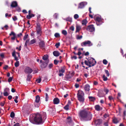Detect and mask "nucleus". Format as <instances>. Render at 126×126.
I'll return each mask as SVG.
<instances>
[{
  "label": "nucleus",
  "instance_id": "1",
  "mask_svg": "<svg viewBox=\"0 0 126 126\" xmlns=\"http://www.w3.org/2000/svg\"><path fill=\"white\" fill-rule=\"evenodd\" d=\"M79 115L81 117V119L85 121L90 120L92 118V115L89 112L82 110L80 111Z\"/></svg>",
  "mask_w": 126,
  "mask_h": 126
},
{
  "label": "nucleus",
  "instance_id": "2",
  "mask_svg": "<svg viewBox=\"0 0 126 126\" xmlns=\"http://www.w3.org/2000/svg\"><path fill=\"white\" fill-rule=\"evenodd\" d=\"M87 60L88 61H85L84 63L86 65L88 66L89 67L93 66L96 64V61L92 58H89Z\"/></svg>",
  "mask_w": 126,
  "mask_h": 126
},
{
  "label": "nucleus",
  "instance_id": "3",
  "mask_svg": "<svg viewBox=\"0 0 126 126\" xmlns=\"http://www.w3.org/2000/svg\"><path fill=\"white\" fill-rule=\"evenodd\" d=\"M78 100L80 102L83 103L84 101V94L82 91L79 90L77 94Z\"/></svg>",
  "mask_w": 126,
  "mask_h": 126
},
{
  "label": "nucleus",
  "instance_id": "4",
  "mask_svg": "<svg viewBox=\"0 0 126 126\" xmlns=\"http://www.w3.org/2000/svg\"><path fill=\"white\" fill-rule=\"evenodd\" d=\"M34 122L37 124H42L44 121L42 120V116L41 115L38 114L36 115L33 118Z\"/></svg>",
  "mask_w": 126,
  "mask_h": 126
},
{
  "label": "nucleus",
  "instance_id": "5",
  "mask_svg": "<svg viewBox=\"0 0 126 126\" xmlns=\"http://www.w3.org/2000/svg\"><path fill=\"white\" fill-rule=\"evenodd\" d=\"M95 20L96 21V24L97 26H99L102 24L103 22L102 21V19L100 17H96Z\"/></svg>",
  "mask_w": 126,
  "mask_h": 126
},
{
  "label": "nucleus",
  "instance_id": "6",
  "mask_svg": "<svg viewBox=\"0 0 126 126\" xmlns=\"http://www.w3.org/2000/svg\"><path fill=\"white\" fill-rule=\"evenodd\" d=\"M86 29L88 31L93 32L95 31V28L94 25H91L88 26L87 27Z\"/></svg>",
  "mask_w": 126,
  "mask_h": 126
},
{
  "label": "nucleus",
  "instance_id": "7",
  "mask_svg": "<svg viewBox=\"0 0 126 126\" xmlns=\"http://www.w3.org/2000/svg\"><path fill=\"white\" fill-rule=\"evenodd\" d=\"M65 71V66H62L61 69L59 70V76L60 77L63 76L64 74L63 73Z\"/></svg>",
  "mask_w": 126,
  "mask_h": 126
},
{
  "label": "nucleus",
  "instance_id": "8",
  "mask_svg": "<svg viewBox=\"0 0 126 126\" xmlns=\"http://www.w3.org/2000/svg\"><path fill=\"white\" fill-rule=\"evenodd\" d=\"M86 45H88L89 46H90L92 45V44L91 41H89L83 42L81 44V45L82 47L86 46Z\"/></svg>",
  "mask_w": 126,
  "mask_h": 126
},
{
  "label": "nucleus",
  "instance_id": "9",
  "mask_svg": "<svg viewBox=\"0 0 126 126\" xmlns=\"http://www.w3.org/2000/svg\"><path fill=\"white\" fill-rule=\"evenodd\" d=\"M33 71V70L31 68L28 67H27L24 70V72L27 74H31Z\"/></svg>",
  "mask_w": 126,
  "mask_h": 126
},
{
  "label": "nucleus",
  "instance_id": "10",
  "mask_svg": "<svg viewBox=\"0 0 126 126\" xmlns=\"http://www.w3.org/2000/svg\"><path fill=\"white\" fill-rule=\"evenodd\" d=\"M49 60H47V61H45L44 62H43L40 65V67L41 68H46L48 63H49Z\"/></svg>",
  "mask_w": 126,
  "mask_h": 126
},
{
  "label": "nucleus",
  "instance_id": "11",
  "mask_svg": "<svg viewBox=\"0 0 126 126\" xmlns=\"http://www.w3.org/2000/svg\"><path fill=\"white\" fill-rule=\"evenodd\" d=\"M102 121V120L100 119L96 120L94 121L95 125L96 126L100 125L101 124Z\"/></svg>",
  "mask_w": 126,
  "mask_h": 126
},
{
  "label": "nucleus",
  "instance_id": "12",
  "mask_svg": "<svg viewBox=\"0 0 126 126\" xmlns=\"http://www.w3.org/2000/svg\"><path fill=\"white\" fill-rule=\"evenodd\" d=\"M87 4L86 2H80L79 4L78 8H83L84 6Z\"/></svg>",
  "mask_w": 126,
  "mask_h": 126
},
{
  "label": "nucleus",
  "instance_id": "13",
  "mask_svg": "<svg viewBox=\"0 0 126 126\" xmlns=\"http://www.w3.org/2000/svg\"><path fill=\"white\" fill-rule=\"evenodd\" d=\"M9 35L11 36L12 35L13 36V37H11V39L12 40H14L16 38V34L13 32H11V33L9 34Z\"/></svg>",
  "mask_w": 126,
  "mask_h": 126
},
{
  "label": "nucleus",
  "instance_id": "14",
  "mask_svg": "<svg viewBox=\"0 0 126 126\" xmlns=\"http://www.w3.org/2000/svg\"><path fill=\"white\" fill-rule=\"evenodd\" d=\"M45 43L44 41H41L39 42V46L41 48L44 47H45Z\"/></svg>",
  "mask_w": 126,
  "mask_h": 126
},
{
  "label": "nucleus",
  "instance_id": "15",
  "mask_svg": "<svg viewBox=\"0 0 126 126\" xmlns=\"http://www.w3.org/2000/svg\"><path fill=\"white\" fill-rule=\"evenodd\" d=\"M17 2L16 1H13L12 2L11 6L12 7L14 8L17 7Z\"/></svg>",
  "mask_w": 126,
  "mask_h": 126
},
{
  "label": "nucleus",
  "instance_id": "16",
  "mask_svg": "<svg viewBox=\"0 0 126 126\" xmlns=\"http://www.w3.org/2000/svg\"><path fill=\"white\" fill-rule=\"evenodd\" d=\"M53 102L54 104H58L60 102V100L58 98H55L54 99Z\"/></svg>",
  "mask_w": 126,
  "mask_h": 126
},
{
  "label": "nucleus",
  "instance_id": "17",
  "mask_svg": "<svg viewBox=\"0 0 126 126\" xmlns=\"http://www.w3.org/2000/svg\"><path fill=\"white\" fill-rule=\"evenodd\" d=\"M90 85L88 84H87L85 85L84 89L86 91H88L90 90Z\"/></svg>",
  "mask_w": 126,
  "mask_h": 126
},
{
  "label": "nucleus",
  "instance_id": "18",
  "mask_svg": "<svg viewBox=\"0 0 126 126\" xmlns=\"http://www.w3.org/2000/svg\"><path fill=\"white\" fill-rule=\"evenodd\" d=\"M53 55L55 57H58L60 55V53L57 50H55L53 52Z\"/></svg>",
  "mask_w": 126,
  "mask_h": 126
},
{
  "label": "nucleus",
  "instance_id": "19",
  "mask_svg": "<svg viewBox=\"0 0 126 126\" xmlns=\"http://www.w3.org/2000/svg\"><path fill=\"white\" fill-rule=\"evenodd\" d=\"M97 95L100 97H102L104 96V94L102 91H99L97 94Z\"/></svg>",
  "mask_w": 126,
  "mask_h": 126
},
{
  "label": "nucleus",
  "instance_id": "20",
  "mask_svg": "<svg viewBox=\"0 0 126 126\" xmlns=\"http://www.w3.org/2000/svg\"><path fill=\"white\" fill-rule=\"evenodd\" d=\"M37 33L38 34H39L40 36H41L42 31L41 28L39 27H37L36 28Z\"/></svg>",
  "mask_w": 126,
  "mask_h": 126
},
{
  "label": "nucleus",
  "instance_id": "21",
  "mask_svg": "<svg viewBox=\"0 0 126 126\" xmlns=\"http://www.w3.org/2000/svg\"><path fill=\"white\" fill-rule=\"evenodd\" d=\"M76 30L75 31V32L77 33L79 32L81 29V26H80L77 24L76 25Z\"/></svg>",
  "mask_w": 126,
  "mask_h": 126
},
{
  "label": "nucleus",
  "instance_id": "22",
  "mask_svg": "<svg viewBox=\"0 0 126 126\" xmlns=\"http://www.w3.org/2000/svg\"><path fill=\"white\" fill-rule=\"evenodd\" d=\"M88 98L89 101L91 102H94L95 100V98L94 97L89 96Z\"/></svg>",
  "mask_w": 126,
  "mask_h": 126
},
{
  "label": "nucleus",
  "instance_id": "23",
  "mask_svg": "<svg viewBox=\"0 0 126 126\" xmlns=\"http://www.w3.org/2000/svg\"><path fill=\"white\" fill-rule=\"evenodd\" d=\"M48 56L47 55H44L42 57V59L44 60L47 61V60H49L48 59Z\"/></svg>",
  "mask_w": 126,
  "mask_h": 126
},
{
  "label": "nucleus",
  "instance_id": "24",
  "mask_svg": "<svg viewBox=\"0 0 126 126\" xmlns=\"http://www.w3.org/2000/svg\"><path fill=\"white\" fill-rule=\"evenodd\" d=\"M95 110L97 111H99L101 110L100 109V106L98 105H96L95 106ZM102 109H101V110Z\"/></svg>",
  "mask_w": 126,
  "mask_h": 126
},
{
  "label": "nucleus",
  "instance_id": "25",
  "mask_svg": "<svg viewBox=\"0 0 126 126\" xmlns=\"http://www.w3.org/2000/svg\"><path fill=\"white\" fill-rule=\"evenodd\" d=\"M36 41V40L35 39H33L31 40L30 42L29 43V44L30 45L32 44L35 43Z\"/></svg>",
  "mask_w": 126,
  "mask_h": 126
},
{
  "label": "nucleus",
  "instance_id": "26",
  "mask_svg": "<svg viewBox=\"0 0 126 126\" xmlns=\"http://www.w3.org/2000/svg\"><path fill=\"white\" fill-rule=\"evenodd\" d=\"M67 122L68 123H70L72 122V120L70 116H68L67 118Z\"/></svg>",
  "mask_w": 126,
  "mask_h": 126
},
{
  "label": "nucleus",
  "instance_id": "27",
  "mask_svg": "<svg viewBox=\"0 0 126 126\" xmlns=\"http://www.w3.org/2000/svg\"><path fill=\"white\" fill-rule=\"evenodd\" d=\"M32 78L31 75L30 74H28L27 77V78L26 79V80L27 81H30V79Z\"/></svg>",
  "mask_w": 126,
  "mask_h": 126
},
{
  "label": "nucleus",
  "instance_id": "28",
  "mask_svg": "<svg viewBox=\"0 0 126 126\" xmlns=\"http://www.w3.org/2000/svg\"><path fill=\"white\" fill-rule=\"evenodd\" d=\"M72 77V76H71L70 74L67 75L66 76L65 78L66 79V80H68L69 79H71Z\"/></svg>",
  "mask_w": 126,
  "mask_h": 126
},
{
  "label": "nucleus",
  "instance_id": "29",
  "mask_svg": "<svg viewBox=\"0 0 126 126\" xmlns=\"http://www.w3.org/2000/svg\"><path fill=\"white\" fill-rule=\"evenodd\" d=\"M87 23V21L86 19H84L82 21V24L83 25H86Z\"/></svg>",
  "mask_w": 126,
  "mask_h": 126
},
{
  "label": "nucleus",
  "instance_id": "30",
  "mask_svg": "<svg viewBox=\"0 0 126 126\" xmlns=\"http://www.w3.org/2000/svg\"><path fill=\"white\" fill-rule=\"evenodd\" d=\"M40 97L39 95H37L36 98L35 102H39L40 100Z\"/></svg>",
  "mask_w": 126,
  "mask_h": 126
},
{
  "label": "nucleus",
  "instance_id": "31",
  "mask_svg": "<svg viewBox=\"0 0 126 126\" xmlns=\"http://www.w3.org/2000/svg\"><path fill=\"white\" fill-rule=\"evenodd\" d=\"M113 123L114 124H117L119 122V121L116 118H114L113 120Z\"/></svg>",
  "mask_w": 126,
  "mask_h": 126
},
{
  "label": "nucleus",
  "instance_id": "32",
  "mask_svg": "<svg viewBox=\"0 0 126 126\" xmlns=\"http://www.w3.org/2000/svg\"><path fill=\"white\" fill-rule=\"evenodd\" d=\"M34 104L35 105V107L37 108H38L39 106V102H35L34 103Z\"/></svg>",
  "mask_w": 126,
  "mask_h": 126
},
{
  "label": "nucleus",
  "instance_id": "33",
  "mask_svg": "<svg viewBox=\"0 0 126 126\" xmlns=\"http://www.w3.org/2000/svg\"><path fill=\"white\" fill-rule=\"evenodd\" d=\"M69 104H67L64 107V109L66 110H68L69 109Z\"/></svg>",
  "mask_w": 126,
  "mask_h": 126
},
{
  "label": "nucleus",
  "instance_id": "34",
  "mask_svg": "<svg viewBox=\"0 0 126 126\" xmlns=\"http://www.w3.org/2000/svg\"><path fill=\"white\" fill-rule=\"evenodd\" d=\"M62 33L64 35H66L67 34V31L65 30H63L62 31Z\"/></svg>",
  "mask_w": 126,
  "mask_h": 126
},
{
  "label": "nucleus",
  "instance_id": "35",
  "mask_svg": "<svg viewBox=\"0 0 126 126\" xmlns=\"http://www.w3.org/2000/svg\"><path fill=\"white\" fill-rule=\"evenodd\" d=\"M19 62L18 61H16L15 63V65L16 67H17L19 66Z\"/></svg>",
  "mask_w": 126,
  "mask_h": 126
},
{
  "label": "nucleus",
  "instance_id": "36",
  "mask_svg": "<svg viewBox=\"0 0 126 126\" xmlns=\"http://www.w3.org/2000/svg\"><path fill=\"white\" fill-rule=\"evenodd\" d=\"M15 114L13 112H12L10 114V116L11 118H13L15 117Z\"/></svg>",
  "mask_w": 126,
  "mask_h": 126
},
{
  "label": "nucleus",
  "instance_id": "37",
  "mask_svg": "<svg viewBox=\"0 0 126 126\" xmlns=\"http://www.w3.org/2000/svg\"><path fill=\"white\" fill-rule=\"evenodd\" d=\"M54 36L56 38L60 37V35L58 33H55L54 34Z\"/></svg>",
  "mask_w": 126,
  "mask_h": 126
},
{
  "label": "nucleus",
  "instance_id": "38",
  "mask_svg": "<svg viewBox=\"0 0 126 126\" xmlns=\"http://www.w3.org/2000/svg\"><path fill=\"white\" fill-rule=\"evenodd\" d=\"M104 91L106 93V94H107L109 91V90L108 89L106 88H104Z\"/></svg>",
  "mask_w": 126,
  "mask_h": 126
},
{
  "label": "nucleus",
  "instance_id": "39",
  "mask_svg": "<svg viewBox=\"0 0 126 126\" xmlns=\"http://www.w3.org/2000/svg\"><path fill=\"white\" fill-rule=\"evenodd\" d=\"M102 78L103 79V80L104 81H106L107 80V78L106 77L105 75H103Z\"/></svg>",
  "mask_w": 126,
  "mask_h": 126
},
{
  "label": "nucleus",
  "instance_id": "40",
  "mask_svg": "<svg viewBox=\"0 0 126 126\" xmlns=\"http://www.w3.org/2000/svg\"><path fill=\"white\" fill-rule=\"evenodd\" d=\"M46 95V101H47L48 100V98H49L48 94L46 93L45 94Z\"/></svg>",
  "mask_w": 126,
  "mask_h": 126
},
{
  "label": "nucleus",
  "instance_id": "41",
  "mask_svg": "<svg viewBox=\"0 0 126 126\" xmlns=\"http://www.w3.org/2000/svg\"><path fill=\"white\" fill-rule=\"evenodd\" d=\"M3 94L4 96H7L9 95V94L8 93V92L4 91Z\"/></svg>",
  "mask_w": 126,
  "mask_h": 126
},
{
  "label": "nucleus",
  "instance_id": "42",
  "mask_svg": "<svg viewBox=\"0 0 126 126\" xmlns=\"http://www.w3.org/2000/svg\"><path fill=\"white\" fill-rule=\"evenodd\" d=\"M32 17L31 16V14H28V15H27L26 16V18L28 19H31Z\"/></svg>",
  "mask_w": 126,
  "mask_h": 126
},
{
  "label": "nucleus",
  "instance_id": "43",
  "mask_svg": "<svg viewBox=\"0 0 126 126\" xmlns=\"http://www.w3.org/2000/svg\"><path fill=\"white\" fill-rule=\"evenodd\" d=\"M105 72L107 74V76L108 77L110 75V74L108 71L106 70H105Z\"/></svg>",
  "mask_w": 126,
  "mask_h": 126
},
{
  "label": "nucleus",
  "instance_id": "44",
  "mask_svg": "<svg viewBox=\"0 0 126 126\" xmlns=\"http://www.w3.org/2000/svg\"><path fill=\"white\" fill-rule=\"evenodd\" d=\"M28 34H25L23 40H26L28 37Z\"/></svg>",
  "mask_w": 126,
  "mask_h": 126
},
{
  "label": "nucleus",
  "instance_id": "45",
  "mask_svg": "<svg viewBox=\"0 0 126 126\" xmlns=\"http://www.w3.org/2000/svg\"><path fill=\"white\" fill-rule=\"evenodd\" d=\"M60 46V43L59 42L56 43L55 44V46L56 47V48H58Z\"/></svg>",
  "mask_w": 126,
  "mask_h": 126
},
{
  "label": "nucleus",
  "instance_id": "46",
  "mask_svg": "<svg viewBox=\"0 0 126 126\" xmlns=\"http://www.w3.org/2000/svg\"><path fill=\"white\" fill-rule=\"evenodd\" d=\"M74 17L75 19H77L79 18V16L77 14H75L74 15Z\"/></svg>",
  "mask_w": 126,
  "mask_h": 126
},
{
  "label": "nucleus",
  "instance_id": "47",
  "mask_svg": "<svg viewBox=\"0 0 126 126\" xmlns=\"http://www.w3.org/2000/svg\"><path fill=\"white\" fill-rule=\"evenodd\" d=\"M16 10L18 12H20L21 11V9L19 7H17L16 8Z\"/></svg>",
  "mask_w": 126,
  "mask_h": 126
},
{
  "label": "nucleus",
  "instance_id": "48",
  "mask_svg": "<svg viewBox=\"0 0 126 126\" xmlns=\"http://www.w3.org/2000/svg\"><path fill=\"white\" fill-rule=\"evenodd\" d=\"M41 81V78H40L38 79H37L36 80V81L38 83H40Z\"/></svg>",
  "mask_w": 126,
  "mask_h": 126
},
{
  "label": "nucleus",
  "instance_id": "49",
  "mask_svg": "<svg viewBox=\"0 0 126 126\" xmlns=\"http://www.w3.org/2000/svg\"><path fill=\"white\" fill-rule=\"evenodd\" d=\"M109 116V114H108L105 113L104 114L103 116L104 118H106L107 117H108Z\"/></svg>",
  "mask_w": 126,
  "mask_h": 126
},
{
  "label": "nucleus",
  "instance_id": "50",
  "mask_svg": "<svg viewBox=\"0 0 126 126\" xmlns=\"http://www.w3.org/2000/svg\"><path fill=\"white\" fill-rule=\"evenodd\" d=\"M103 64H106L108 63V61L105 59H104L103 60Z\"/></svg>",
  "mask_w": 126,
  "mask_h": 126
},
{
  "label": "nucleus",
  "instance_id": "51",
  "mask_svg": "<svg viewBox=\"0 0 126 126\" xmlns=\"http://www.w3.org/2000/svg\"><path fill=\"white\" fill-rule=\"evenodd\" d=\"M59 62V61H58L56 59L55 60H54V63L55 65H57Z\"/></svg>",
  "mask_w": 126,
  "mask_h": 126
},
{
  "label": "nucleus",
  "instance_id": "52",
  "mask_svg": "<svg viewBox=\"0 0 126 126\" xmlns=\"http://www.w3.org/2000/svg\"><path fill=\"white\" fill-rule=\"evenodd\" d=\"M89 52L87 51L86 52L85 54L82 53V55H84L85 56H87L88 55H89Z\"/></svg>",
  "mask_w": 126,
  "mask_h": 126
},
{
  "label": "nucleus",
  "instance_id": "53",
  "mask_svg": "<svg viewBox=\"0 0 126 126\" xmlns=\"http://www.w3.org/2000/svg\"><path fill=\"white\" fill-rule=\"evenodd\" d=\"M70 29L72 31H73L74 30V27L73 26H71L70 27Z\"/></svg>",
  "mask_w": 126,
  "mask_h": 126
},
{
  "label": "nucleus",
  "instance_id": "54",
  "mask_svg": "<svg viewBox=\"0 0 126 126\" xmlns=\"http://www.w3.org/2000/svg\"><path fill=\"white\" fill-rule=\"evenodd\" d=\"M82 35H80V36H79V35H78L77 36V39H80L82 38Z\"/></svg>",
  "mask_w": 126,
  "mask_h": 126
},
{
  "label": "nucleus",
  "instance_id": "55",
  "mask_svg": "<svg viewBox=\"0 0 126 126\" xmlns=\"http://www.w3.org/2000/svg\"><path fill=\"white\" fill-rule=\"evenodd\" d=\"M108 121L104 122L103 125L104 126H108Z\"/></svg>",
  "mask_w": 126,
  "mask_h": 126
},
{
  "label": "nucleus",
  "instance_id": "56",
  "mask_svg": "<svg viewBox=\"0 0 126 126\" xmlns=\"http://www.w3.org/2000/svg\"><path fill=\"white\" fill-rule=\"evenodd\" d=\"M12 79L13 78L12 77H10L8 79V81L10 82L12 80Z\"/></svg>",
  "mask_w": 126,
  "mask_h": 126
},
{
  "label": "nucleus",
  "instance_id": "57",
  "mask_svg": "<svg viewBox=\"0 0 126 126\" xmlns=\"http://www.w3.org/2000/svg\"><path fill=\"white\" fill-rule=\"evenodd\" d=\"M9 88H6L4 90V91L8 92L9 91Z\"/></svg>",
  "mask_w": 126,
  "mask_h": 126
},
{
  "label": "nucleus",
  "instance_id": "58",
  "mask_svg": "<svg viewBox=\"0 0 126 126\" xmlns=\"http://www.w3.org/2000/svg\"><path fill=\"white\" fill-rule=\"evenodd\" d=\"M12 18L13 20L14 21L17 20V17L16 16H14Z\"/></svg>",
  "mask_w": 126,
  "mask_h": 126
},
{
  "label": "nucleus",
  "instance_id": "59",
  "mask_svg": "<svg viewBox=\"0 0 126 126\" xmlns=\"http://www.w3.org/2000/svg\"><path fill=\"white\" fill-rule=\"evenodd\" d=\"M53 66V64L52 63H50L48 67L49 69H50L52 68Z\"/></svg>",
  "mask_w": 126,
  "mask_h": 126
},
{
  "label": "nucleus",
  "instance_id": "60",
  "mask_svg": "<svg viewBox=\"0 0 126 126\" xmlns=\"http://www.w3.org/2000/svg\"><path fill=\"white\" fill-rule=\"evenodd\" d=\"M108 99L109 100L111 101V100L113 99V98L112 96H110L108 97Z\"/></svg>",
  "mask_w": 126,
  "mask_h": 126
},
{
  "label": "nucleus",
  "instance_id": "61",
  "mask_svg": "<svg viewBox=\"0 0 126 126\" xmlns=\"http://www.w3.org/2000/svg\"><path fill=\"white\" fill-rule=\"evenodd\" d=\"M5 102L4 101H3V102H1L0 103V105L2 107H3L4 105L5 104Z\"/></svg>",
  "mask_w": 126,
  "mask_h": 126
},
{
  "label": "nucleus",
  "instance_id": "62",
  "mask_svg": "<svg viewBox=\"0 0 126 126\" xmlns=\"http://www.w3.org/2000/svg\"><path fill=\"white\" fill-rule=\"evenodd\" d=\"M43 114L44 115V117H43V119L44 120L46 118V113H44Z\"/></svg>",
  "mask_w": 126,
  "mask_h": 126
},
{
  "label": "nucleus",
  "instance_id": "63",
  "mask_svg": "<svg viewBox=\"0 0 126 126\" xmlns=\"http://www.w3.org/2000/svg\"><path fill=\"white\" fill-rule=\"evenodd\" d=\"M58 16V15L57 13H55L54 15V17L56 19H57V18Z\"/></svg>",
  "mask_w": 126,
  "mask_h": 126
},
{
  "label": "nucleus",
  "instance_id": "64",
  "mask_svg": "<svg viewBox=\"0 0 126 126\" xmlns=\"http://www.w3.org/2000/svg\"><path fill=\"white\" fill-rule=\"evenodd\" d=\"M14 126H20V125L19 123H17L15 124Z\"/></svg>",
  "mask_w": 126,
  "mask_h": 126
}]
</instances>
